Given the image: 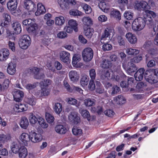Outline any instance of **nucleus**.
<instances>
[{
	"instance_id": "nucleus-1",
	"label": "nucleus",
	"mask_w": 158,
	"mask_h": 158,
	"mask_svg": "<svg viewBox=\"0 0 158 158\" xmlns=\"http://www.w3.org/2000/svg\"><path fill=\"white\" fill-rule=\"evenodd\" d=\"M156 16V14L153 11L148 10L146 11V15L144 18L139 17L135 19L133 22L132 28L135 31L142 30L146 24L148 25L150 30L152 31V35H154L156 34V27L153 21L152 16L153 18Z\"/></svg>"
},
{
	"instance_id": "nucleus-2",
	"label": "nucleus",
	"mask_w": 158,
	"mask_h": 158,
	"mask_svg": "<svg viewBox=\"0 0 158 158\" xmlns=\"http://www.w3.org/2000/svg\"><path fill=\"white\" fill-rule=\"evenodd\" d=\"M146 73L145 78L146 81L151 84L156 83L158 81V69H154L152 70V73L148 76Z\"/></svg>"
},
{
	"instance_id": "nucleus-3",
	"label": "nucleus",
	"mask_w": 158,
	"mask_h": 158,
	"mask_svg": "<svg viewBox=\"0 0 158 158\" xmlns=\"http://www.w3.org/2000/svg\"><path fill=\"white\" fill-rule=\"evenodd\" d=\"M31 43L30 36L27 35H24L19 42V45L20 48L23 49H27Z\"/></svg>"
},
{
	"instance_id": "nucleus-4",
	"label": "nucleus",
	"mask_w": 158,
	"mask_h": 158,
	"mask_svg": "<svg viewBox=\"0 0 158 158\" xmlns=\"http://www.w3.org/2000/svg\"><path fill=\"white\" fill-rule=\"evenodd\" d=\"M41 72V70L40 69L36 67H33L29 69L28 72L30 74H34L35 78L40 79L44 78L45 77L44 73Z\"/></svg>"
},
{
	"instance_id": "nucleus-5",
	"label": "nucleus",
	"mask_w": 158,
	"mask_h": 158,
	"mask_svg": "<svg viewBox=\"0 0 158 158\" xmlns=\"http://www.w3.org/2000/svg\"><path fill=\"white\" fill-rule=\"evenodd\" d=\"M82 56L85 61H90L92 60L93 56V50L90 48H86L83 51Z\"/></svg>"
},
{
	"instance_id": "nucleus-6",
	"label": "nucleus",
	"mask_w": 158,
	"mask_h": 158,
	"mask_svg": "<svg viewBox=\"0 0 158 158\" xmlns=\"http://www.w3.org/2000/svg\"><path fill=\"white\" fill-rule=\"evenodd\" d=\"M58 2L59 5L63 9L69 8L70 5H74L76 4L75 0H58Z\"/></svg>"
},
{
	"instance_id": "nucleus-7",
	"label": "nucleus",
	"mask_w": 158,
	"mask_h": 158,
	"mask_svg": "<svg viewBox=\"0 0 158 158\" xmlns=\"http://www.w3.org/2000/svg\"><path fill=\"white\" fill-rule=\"evenodd\" d=\"M135 8L137 10L141 11L143 10L145 12L146 14V11H148V3L145 1L142 0L140 2L137 1L135 3Z\"/></svg>"
},
{
	"instance_id": "nucleus-8",
	"label": "nucleus",
	"mask_w": 158,
	"mask_h": 158,
	"mask_svg": "<svg viewBox=\"0 0 158 158\" xmlns=\"http://www.w3.org/2000/svg\"><path fill=\"white\" fill-rule=\"evenodd\" d=\"M36 6L33 2L30 0H26L24 2V8L30 11L34 12Z\"/></svg>"
},
{
	"instance_id": "nucleus-9",
	"label": "nucleus",
	"mask_w": 158,
	"mask_h": 158,
	"mask_svg": "<svg viewBox=\"0 0 158 158\" xmlns=\"http://www.w3.org/2000/svg\"><path fill=\"white\" fill-rule=\"evenodd\" d=\"M123 67L126 70L127 73L131 75L137 69L135 65L131 61L128 63L127 69H125L123 64Z\"/></svg>"
},
{
	"instance_id": "nucleus-10",
	"label": "nucleus",
	"mask_w": 158,
	"mask_h": 158,
	"mask_svg": "<svg viewBox=\"0 0 158 158\" xmlns=\"http://www.w3.org/2000/svg\"><path fill=\"white\" fill-rule=\"evenodd\" d=\"M27 109L26 105L21 103L15 104L13 107V111L15 112H21L26 111Z\"/></svg>"
},
{
	"instance_id": "nucleus-11",
	"label": "nucleus",
	"mask_w": 158,
	"mask_h": 158,
	"mask_svg": "<svg viewBox=\"0 0 158 158\" xmlns=\"http://www.w3.org/2000/svg\"><path fill=\"white\" fill-rule=\"evenodd\" d=\"M42 139V136L41 134H37L34 131L30 132V141L34 143L38 142L41 141Z\"/></svg>"
},
{
	"instance_id": "nucleus-12",
	"label": "nucleus",
	"mask_w": 158,
	"mask_h": 158,
	"mask_svg": "<svg viewBox=\"0 0 158 158\" xmlns=\"http://www.w3.org/2000/svg\"><path fill=\"white\" fill-rule=\"evenodd\" d=\"M13 94L14 100L17 102L20 101L24 96L23 93L18 89L15 90Z\"/></svg>"
},
{
	"instance_id": "nucleus-13",
	"label": "nucleus",
	"mask_w": 158,
	"mask_h": 158,
	"mask_svg": "<svg viewBox=\"0 0 158 158\" xmlns=\"http://www.w3.org/2000/svg\"><path fill=\"white\" fill-rule=\"evenodd\" d=\"M21 141L23 143L24 145L27 146L28 142L30 141V133L29 135L26 133H22L19 137Z\"/></svg>"
},
{
	"instance_id": "nucleus-14",
	"label": "nucleus",
	"mask_w": 158,
	"mask_h": 158,
	"mask_svg": "<svg viewBox=\"0 0 158 158\" xmlns=\"http://www.w3.org/2000/svg\"><path fill=\"white\" fill-rule=\"evenodd\" d=\"M145 70L143 68H141L139 69L134 74L135 80L137 81L142 80L144 76Z\"/></svg>"
},
{
	"instance_id": "nucleus-15",
	"label": "nucleus",
	"mask_w": 158,
	"mask_h": 158,
	"mask_svg": "<svg viewBox=\"0 0 158 158\" xmlns=\"http://www.w3.org/2000/svg\"><path fill=\"white\" fill-rule=\"evenodd\" d=\"M69 120L75 124H77L80 121V118L77 116V114L75 112H71L69 116Z\"/></svg>"
},
{
	"instance_id": "nucleus-16",
	"label": "nucleus",
	"mask_w": 158,
	"mask_h": 158,
	"mask_svg": "<svg viewBox=\"0 0 158 158\" xmlns=\"http://www.w3.org/2000/svg\"><path fill=\"white\" fill-rule=\"evenodd\" d=\"M17 6V0H9L7 4V8L11 12L14 11Z\"/></svg>"
},
{
	"instance_id": "nucleus-17",
	"label": "nucleus",
	"mask_w": 158,
	"mask_h": 158,
	"mask_svg": "<svg viewBox=\"0 0 158 158\" xmlns=\"http://www.w3.org/2000/svg\"><path fill=\"white\" fill-rule=\"evenodd\" d=\"M10 54L9 51L7 49L4 48L0 50V61H5L8 58Z\"/></svg>"
},
{
	"instance_id": "nucleus-18",
	"label": "nucleus",
	"mask_w": 158,
	"mask_h": 158,
	"mask_svg": "<svg viewBox=\"0 0 158 158\" xmlns=\"http://www.w3.org/2000/svg\"><path fill=\"white\" fill-rule=\"evenodd\" d=\"M126 37L130 44H135L137 43V38L135 34L128 32L126 34Z\"/></svg>"
},
{
	"instance_id": "nucleus-19",
	"label": "nucleus",
	"mask_w": 158,
	"mask_h": 158,
	"mask_svg": "<svg viewBox=\"0 0 158 158\" xmlns=\"http://www.w3.org/2000/svg\"><path fill=\"white\" fill-rule=\"evenodd\" d=\"M69 75L71 81L73 82L77 81L79 79V74L75 70L70 71Z\"/></svg>"
},
{
	"instance_id": "nucleus-20",
	"label": "nucleus",
	"mask_w": 158,
	"mask_h": 158,
	"mask_svg": "<svg viewBox=\"0 0 158 158\" xmlns=\"http://www.w3.org/2000/svg\"><path fill=\"white\" fill-rule=\"evenodd\" d=\"M113 30V29L110 27L106 28L105 29L101 36V42L102 43H103L104 42L103 41L105 40L106 38L109 37Z\"/></svg>"
},
{
	"instance_id": "nucleus-21",
	"label": "nucleus",
	"mask_w": 158,
	"mask_h": 158,
	"mask_svg": "<svg viewBox=\"0 0 158 158\" xmlns=\"http://www.w3.org/2000/svg\"><path fill=\"white\" fill-rule=\"evenodd\" d=\"M38 29V25L35 23V22H33L31 24L27 27V30L28 32L31 34L36 33Z\"/></svg>"
},
{
	"instance_id": "nucleus-22",
	"label": "nucleus",
	"mask_w": 158,
	"mask_h": 158,
	"mask_svg": "<svg viewBox=\"0 0 158 158\" xmlns=\"http://www.w3.org/2000/svg\"><path fill=\"white\" fill-rule=\"evenodd\" d=\"M16 67L15 64L12 62L9 63L7 69V73L10 75H13L16 72Z\"/></svg>"
},
{
	"instance_id": "nucleus-23",
	"label": "nucleus",
	"mask_w": 158,
	"mask_h": 158,
	"mask_svg": "<svg viewBox=\"0 0 158 158\" xmlns=\"http://www.w3.org/2000/svg\"><path fill=\"white\" fill-rule=\"evenodd\" d=\"M46 12V9L44 6L41 3H39L37 4V9L35 14L36 16H39L44 14Z\"/></svg>"
},
{
	"instance_id": "nucleus-24",
	"label": "nucleus",
	"mask_w": 158,
	"mask_h": 158,
	"mask_svg": "<svg viewBox=\"0 0 158 158\" xmlns=\"http://www.w3.org/2000/svg\"><path fill=\"white\" fill-rule=\"evenodd\" d=\"M13 32L15 34H19L21 31L22 29L21 24L18 22H15L12 24Z\"/></svg>"
},
{
	"instance_id": "nucleus-25",
	"label": "nucleus",
	"mask_w": 158,
	"mask_h": 158,
	"mask_svg": "<svg viewBox=\"0 0 158 158\" xmlns=\"http://www.w3.org/2000/svg\"><path fill=\"white\" fill-rule=\"evenodd\" d=\"M70 54L66 51H62L60 53V59L64 63L68 62L69 60Z\"/></svg>"
},
{
	"instance_id": "nucleus-26",
	"label": "nucleus",
	"mask_w": 158,
	"mask_h": 158,
	"mask_svg": "<svg viewBox=\"0 0 158 158\" xmlns=\"http://www.w3.org/2000/svg\"><path fill=\"white\" fill-rule=\"evenodd\" d=\"M113 73H112L111 75H110V73L108 71H106L102 76V77L103 79L105 80L112 81V79L114 78V76H113Z\"/></svg>"
},
{
	"instance_id": "nucleus-27",
	"label": "nucleus",
	"mask_w": 158,
	"mask_h": 158,
	"mask_svg": "<svg viewBox=\"0 0 158 158\" xmlns=\"http://www.w3.org/2000/svg\"><path fill=\"white\" fill-rule=\"evenodd\" d=\"M21 146L20 144L18 142H13L11 146V148L12 152L14 153H18L20 149Z\"/></svg>"
},
{
	"instance_id": "nucleus-28",
	"label": "nucleus",
	"mask_w": 158,
	"mask_h": 158,
	"mask_svg": "<svg viewBox=\"0 0 158 158\" xmlns=\"http://www.w3.org/2000/svg\"><path fill=\"white\" fill-rule=\"evenodd\" d=\"M56 131L58 133L63 134H64L67 131L66 128L62 125H58L55 127Z\"/></svg>"
},
{
	"instance_id": "nucleus-29",
	"label": "nucleus",
	"mask_w": 158,
	"mask_h": 158,
	"mask_svg": "<svg viewBox=\"0 0 158 158\" xmlns=\"http://www.w3.org/2000/svg\"><path fill=\"white\" fill-rule=\"evenodd\" d=\"M3 17L4 18V21L2 24H3V25L6 27L9 24V23L11 21V17L10 15L7 13H4L3 14Z\"/></svg>"
},
{
	"instance_id": "nucleus-30",
	"label": "nucleus",
	"mask_w": 158,
	"mask_h": 158,
	"mask_svg": "<svg viewBox=\"0 0 158 158\" xmlns=\"http://www.w3.org/2000/svg\"><path fill=\"white\" fill-rule=\"evenodd\" d=\"M113 76H114L115 78L112 79V81H115L118 82H119L121 80H126V76L122 72L116 76L114 73Z\"/></svg>"
},
{
	"instance_id": "nucleus-31",
	"label": "nucleus",
	"mask_w": 158,
	"mask_h": 158,
	"mask_svg": "<svg viewBox=\"0 0 158 158\" xmlns=\"http://www.w3.org/2000/svg\"><path fill=\"white\" fill-rule=\"evenodd\" d=\"M29 125V122L27 118L25 117L21 118L20 123L21 127L24 129H26Z\"/></svg>"
},
{
	"instance_id": "nucleus-32",
	"label": "nucleus",
	"mask_w": 158,
	"mask_h": 158,
	"mask_svg": "<svg viewBox=\"0 0 158 158\" xmlns=\"http://www.w3.org/2000/svg\"><path fill=\"white\" fill-rule=\"evenodd\" d=\"M68 25L74 29V31L75 32H77L78 31V24L76 20L73 19H70L68 22Z\"/></svg>"
},
{
	"instance_id": "nucleus-33",
	"label": "nucleus",
	"mask_w": 158,
	"mask_h": 158,
	"mask_svg": "<svg viewBox=\"0 0 158 158\" xmlns=\"http://www.w3.org/2000/svg\"><path fill=\"white\" fill-rule=\"evenodd\" d=\"M20 158H25L27 155V151L26 148L24 146L20 147V149L18 152Z\"/></svg>"
},
{
	"instance_id": "nucleus-34",
	"label": "nucleus",
	"mask_w": 158,
	"mask_h": 158,
	"mask_svg": "<svg viewBox=\"0 0 158 158\" xmlns=\"http://www.w3.org/2000/svg\"><path fill=\"white\" fill-rule=\"evenodd\" d=\"M11 137L10 134H0V142L5 143L10 141Z\"/></svg>"
},
{
	"instance_id": "nucleus-35",
	"label": "nucleus",
	"mask_w": 158,
	"mask_h": 158,
	"mask_svg": "<svg viewBox=\"0 0 158 158\" xmlns=\"http://www.w3.org/2000/svg\"><path fill=\"white\" fill-rule=\"evenodd\" d=\"M62 109V106L61 104L60 103L57 102L55 103L53 106V109L55 112L59 114L61 112Z\"/></svg>"
},
{
	"instance_id": "nucleus-36",
	"label": "nucleus",
	"mask_w": 158,
	"mask_h": 158,
	"mask_svg": "<svg viewBox=\"0 0 158 158\" xmlns=\"http://www.w3.org/2000/svg\"><path fill=\"white\" fill-rule=\"evenodd\" d=\"M110 15L114 18L120 20L121 19V15L119 11L116 9H113L110 12Z\"/></svg>"
},
{
	"instance_id": "nucleus-37",
	"label": "nucleus",
	"mask_w": 158,
	"mask_h": 158,
	"mask_svg": "<svg viewBox=\"0 0 158 158\" xmlns=\"http://www.w3.org/2000/svg\"><path fill=\"white\" fill-rule=\"evenodd\" d=\"M56 24L59 26H61L64 23L65 19L62 16L56 17L55 19Z\"/></svg>"
},
{
	"instance_id": "nucleus-38",
	"label": "nucleus",
	"mask_w": 158,
	"mask_h": 158,
	"mask_svg": "<svg viewBox=\"0 0 158 158\" xmlns=\"http://www.w3.org/2000/svg\"><path fill=\"white\" fill-rule=\"evenodd\" d=\"M85 105L86 106H91L95 104V100L91 98H88L85 99L84 101Z\"/></svg>"
},
{
	"instance_id": "nucleus-39",
	"label": "nucleus",
	"mask_w": 158,
	"mask_h": 158,
	"mask_svg": "<svg viewBox=\"0 0 158 158\" xmlns=\"http://www.w3.org/2000/svg\"><path fill=\"white\" fill-rule=\"evenodd\" d=\"M35 98L34 96H31L30 97L26 98L25 99V102L31 106H33L35 104Z\"/></svg>"
},
{
	"instance_id": "nucleus-40",
	"label": "nucleus",
	"mask_w": 158,
	"mask_h": 158,
	"mask_svg": "<svg viewBox=\"0 0 158 158\" xmlns=\"http://www.w3.org/2000/svg\"><path fill=\"white\" fill-rule=\"evenodd\" d=\"M89 81V77L86 75H84L82 77L80 82L81 85L82 87H85L87 85Z\"/></svg>"
},
{
	"instance_id": "nucleus-41",
	"label": "nucleus",
	"mask_w": 158,
	"mask_h": 158,
	"mask_svg": "<svg viewBox=\"0 0 158 158\" xmlns=\"http://www.w3.org/2000/svg\"><path fill=\"white\" fill-rule=\"evenodd\" d=\"M82 21L83 24L87 26H89L92 23L91 19L89 17H84L82 19Z\"/></svg>"
},
{
	"instance_id": "nucleus-42",
	"label": "nucleus",
	"mask_w": 158,
	"mask_h": 158,
	"mask_svg": "<svg viewBox=\"0 0 158 158\" xmlns=\"http://www.w3.org/2000/svg\"><path fill=\"white\" fill-rule=\"evenodd\" d=\"M73 134L76 136H80L82 134V130L77 127H74L72 130Z\"/></svg>"
},
{
	"instance_id": "nucleus-43",
	"label": "nucleus",
	"mask_w": 158,
	"mask_h": 158,
	"mask_svg": "<svg viewBox=\"0 0 158 158\" xmlns=\"http://www.w3.org/2000/svg\"><path fill=\"white\" fill-rule=\"evenodd\" d=\"M80 112L83 118H87L89 121L90 120V115L88 111L85 109H83L81 110Z\"/></svg>"
},
{
	"instance_id": "nucleus-44",
	"label": "nucleus",
	"mask_w": 158,
	"mask_h": 158,
	"mask_svg": "<svg viewBox=\"0 0 158 158\" xmlns=\"http://www.w3.org/2000/svg\"><path fill=\"white\" fill-rule=\"evenodd\" d=\"M81 60V56L76 54H74L72 59V64L73 66H76L77 63Z\"/></svg>"
},
{
	"instance_id": "nucleus-45",
	"label": "nucleus",
	"mask_w": 158,
	"mask_h": 158,
	"mask_svg": "<svg viewBox=\"0 0 158 158\" xmlns=\"http://www.w3.org/2000/svg\"><path fill=\"white\" fill-rule=\"evenodd\" d=\"M39 124L43 128H46L48 127V124L46 123L44 120L42 118H38L37 121Z\"/></svg>"
},
{
	"instance_id": "nucleus-46",
	"label": "nucleus",
	"mask_w": 158,
	"mask_h": 158,
	"mask_svg": "<svg viewBox=\"0 0 158 158\" xmlns=\"http://www.w3.org/2000/svg\"><path fill=\"white\" fill-rule=\"evenodd\" d=\"M111 62L108 59H104L102 60L101 67L104 69H108L111 66Z\"/></svg>"
},
{
	"instance_id": "nucleus-47",
	"label": "nucleus",
	"mask_w": 158,
	"mask_h": 158,
	"mask_svg": "<svg viewBox=\"0 0 158 158\" xmlns=\"http://www.w3.org/2000/svg\"><path fill=\"white\" fill-rule=\"evenodd\" d=\"M139 50L131 48H127L126 52L129 55H136L139 53Z\"/></svg>"
},
{
	"instance_id": "nucleus-48",
	"label": "nucleus",
	"mask_w": 158,
	"mask_h": 158,
	"mask_svg": "<svg viewBox=\"0 0 158 158\" xmlns=\"http://www.w3.org/2000/svg\"><path fill=\"white\" fill-rule=\"evenodd\" d=\"M52 81L49 79L44 80L40 83V86L41 87L45 88L50 85Z\"/></svg>"
},
{
	"instance_id": "nucleus-49",
	"label": "nucleus",
	"mask_w": 158,
	"mask_h": 158,
	"mask_svg": "<svg viewBox=\"0 0 158 158\" xmlns=\"http://www.w3.org/2000/svg\"><path fill=\"white\" fill-rule=\"evenodd\" d=\"M41 90L39 92L40 93V97L47 96L49 94L50 92V90L49 89L44 87H41Z\"/></svg>"
},
{
	"instance_id": "nucleus-50",
	"label": "nucleus",
	"mask_w": 158,
	"mask_h": 158,
	"mask_svg": "<svg viewBox=\"0 0 158 158\" xmlns=\"http://www.w3.org/2000/svg\"><path fill=\"white\" fill-rule=\"evenodd\" d=\"M85 13L86 14H89L92 11V9L91 7L89 5L86 4H83L82 5Z\"/></svg>"
},
{
	"instance_id": "nucleus-51",
	"label": "nucleus",
	"mask_w": 158,
	"mask_h": 158,
	"mask_svg": "<svg viewBox=\"0 0 158 158\" xmlns=\"http://www.w3.org/2000/svg\"><path fill=\"white\" fill-rule=\"evenodd\" d=\"M45 118L47 121L49 123H52L54 121V117L53 115L49 113H46Z\"/></svg>"
},
{
	"instance_id": "nucleus-52",
	"label": "nucleus",
	"mask_w": 158,
	"mask_h": 158,
	"mask_svg": "<svg viewBox=\"0 0 158 158\" xmlns=\"http://www.w3.org/2000/svg\"><path fill=\"white\" fill-rule=\"evenodd\" d=\"M85 35L88 38H90L93 35L94 30L92 28H88L84 31Z\"/></svg>"
},
{
	"instance_id": "nucleus-53",
	"label": "nucleus",
	"mask_w": 158,
	"mask_h": 158,
	"mask_svg": "<svg viewBox=\"0 0 158 158\" xmlns=\"http://www.w3.org/2000/svg\"><path fill=\"white\" fill-rule=\"evenodd\" d=\"M124 18L130 20L132 19L133 13L132 12L126 11L123 15Z\"/></svg>"
},
{
	"instance_id": "nucleus-54",
	"label": "nucleus",
	"mask_w": 158,
	"mask_h": 158,
	"mask_svg": "<svg viewBox=\"0 0 158 158\" xmlns=\"http://www.w3.org/2000/svg\"><path fill=\"white\" fill-rule=\"evenodd\" d=\"M116 100L119 104L121 105L124 104L126 102L125 98L122 95H119L116 97Z\"/></svg>"
},
{
	"instance_id": "nucleus-55",
	"label": "nucleus",
	"mask_w": 158,
	"mask_h": 158,
	"mask_svg": "<svg viewBox=\"0 0 158 158\" xmlns=\"http://www.w3.org/2000/svg\"><path fill=\"white\" fill-rule=\"evenodd\" d=\"M116 40L120 46H124L125 45V39L121 36H118L116 38Z\"/></svg>"
},
{
	"instance_id": "nucleus-56",
	"label": "nucleus",
	"mask_w": 158,
	"mask_h": 158,
	"mask_svg": "<svg viewBox=\"0 0 158 158\" xmlns=\"http://www.w3.org/2000/svg\"><path fill=\"white\" fill-rule=\"evenodd\" d=\"M69 13L71 15L74 16H80L83 15V13L77 10H71L70 11Z\"/></svg>"
},
{
	"instance_id": "nucleus-57",
	"label": "nucleus",
	"mask_w": 158,
	"mask_h": 158,
	"mask_svg": "<svg viewBox=\"0 0 158 158\" xmlns=\"http://www.w3.org/2000/svg\"><path fill=\"white\" fill-rule=\"evenodd\" d=\"M29 120L31 124H35L37 122L38 118L33 113H31L29 117Z\"/></svg>"
},
{
	"instance_id": "nucleus-58",
	"label": "nucleus",
	"mask_w": 158,
	"mask_h": 158,
	"mask_svg": "<svg viewBox=\"0 0 158 158\" xmlns=\"http://www.w3.org/2000/svg\"><path fill=\"white\" fill-rule=\"evenodd\" d=\"M97 84H98L99 85L96 88V92L100 94L103 93L104 92L103 87L101 85L99 82H97Z\"/></svg>"
},
{
	"instance_id": "nucleus-59",
	"label": "nucleus",
	"mask_w": 158,
	"mask_h": 158,
	"mask_svg": "<svg viewBox=\"0 0 158 158\" xmlns=\"http://www.w3.org/2000/svg\"><path fill=\"white\" fill-rule=\"evenodd\" d=\"M112 92L111 94L112 95L116 94L118 93L120 91V89L119 87L117 85H114L111 88Z\"/></svg>"
},
{
	"instance_id": "nucleus-60",
	"label": "nucleus",
	"mask_w": 158,
	"mask_h": 158,
	"mask_svg": "<svg viewBox=\"0 0 158 158\" xmlns=\"http://www.w3.org/2000/svg\"><path fill=\"white\" fill-rule=\"evenodd\" d=\"M142 60V56L140 55L136 56L131 60L130 61L132 63H137Z\"/></svg>"
},
{
	"instance_id": "nucleus-61",
	"label": "nucleus",
	"mask_w": 158,
	"mask_h": 158,
	"mask_svg": "<svg viewBox=\"0 0 158 158\" xmlns=\"http://www.w3.org/2000/svg\"><path fill=\"white\" fill-rule=\"evenodd\" d=\"M35 20L34 19H27L23 20L22 23L23 25L29 26L33 22H35Z\"/></svg>"
},
{
	"instance_id": "nucleus-62",
	"label": "nucleus",
	"mask_w": 158,
	"mask_h": 158,
	"mask_svg": "<svg viewBox=\"0 0 158 158\" xmlns=\"http://www.w3.org/2000/svg\"><path fill=\"white\" fill-rule=\"evenodd\" d=\"M99 6L100 8L104 12L108 10V8H106L107 6L105 2H100L99 4Z\"/></svg>"
},
{
	"instance_id": "nucleus-63",
	"label": "nucleus",
	"mask_w": 158,
	"mask_h": 158,
	"mask_svg": "<svg viewBox=\"0 0 158 158\" xmlns=\"http://www.w3.org/2000/svg\"><path fill=\"white\" fill-rule=\"evenodd\" d=\"M95 88V85L94 80H90L88 85V88L90 90H94Z\"/></svg>"
},
{
	"instance_id": "nucleus-64",
	"label": "nucleus",
	"mask_w": 158,
	"mask_h": 158,
	"mask_svg": "<svg viewBox=\"0 0 158 158\" xmlns=\"http://www.w3.org/2000/svg\"><path fill=\"white\" fill-rule=\"evenodd\" d=\"M105 114L109 117H112L114 114V112L111 109H108L106 110L104 112Z\"/></svg>"
}]
</instances>
